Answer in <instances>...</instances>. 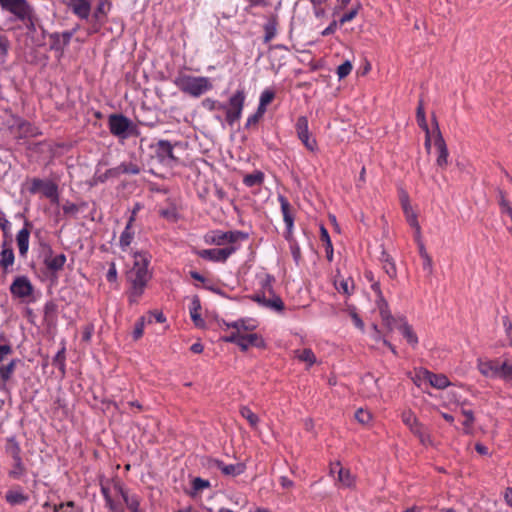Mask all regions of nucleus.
I'll return each instance as SVG.
<instances>
[{
    "mask_svg": "<svg viewBox=\"0 0 512 512\" xmlns=\"http://www.w3.org/2000/svg\"><path fill=\"white\" fill-rule=\"evenodd\" d=\"M149 263L150 256L146 253H135L133 267L127 273L128 289L126 294L130 305L139 303L152 279V272L148 269Z\"/></svg>",
    "mask_w": 512,
    "mask_h": 512,
    "instance_id": "f257e3e1",
    "label": "nucleus"
},
{
    "mask_svg": "<svg viewBox=\"0 0 512 512\" xmlns=\"http://www.w3.org/2000/svg\"><path fill=\"white\" fill-rule=\"evenodd\" d=\"M173 83L183 93L196 98L213 88L210 79L207 77L192 76L182 73L174 78Z\"/></svg>",
    "mask_w": 512,
    "mask_h": 512,
    "instance_id": "f03ea898",
    "label": "nucleus"
},
{
    "mask_svg": "<svg viewBox=\"0 0 512 512\" xmlns=\"http://www.w3.org/2000/svg\"><path fill=\"white\" fill-rule=\"evenodd\" d=\"M108 128L113 136L121 140L140 135L137 125L120 113H113L108 116Z\"/></svg>",
    "mask_w": 512,
    "mask_h": 512,
    "instance_id": "7ed1b4c3",
    "label": "nucleus"
},
{
    "mask_svg": "<svg viewBox=\"0 0 512 512\" xmlns=\"http://www.w3.org/2000/svg\"><path fill=\"white\" fill-rule=\"evenodd\" d=\"M232 327L234 330L229 335L223 337L226 342L236 343L243 350H247L249 348H265L264 340L258 334L242 332L240 330L239 322H235Z\"/></svg>",
    "mask_w": 512,
    "mask_h": 512,
    "instance_id": "20e7f679",
    "label": "nucleus"
},
{
    "mask_svg": "<svg viewBox=\"0 0 512 512\" xmlns=\"http://www.w3.org/2000/svg\"><path fill=\"white\" fill-rule=\"evenodd\" d=\"M245 92L243 89L237 90L230 98L228 104H224L218 101V105L216 106V110L225 111V122L229 126H234V124L240 120L242 116V111L245 103Z\"/></svg>",
    "mask_w": 512,
    "mask_h": 512,
    "instance_id": "39448f33",
    "label": "nucleus"
},
{
    "mask_svg": "<svg viewBox=\"0 0 512 512\" xmlns=\"http://www.w3.org/2000/svg\"><path fill=\"white\" fill-rule=\"evenodd\" d=\"M402 422L408 427L424 446H433L434 442L427 428L419 422L416 415L411 410H404L401 413Z\"/></svg>",
    "mask_w": 512,
    "mask_h": 512,
    "instance_id": "423d86ee",
    "label": "nucleus"
},
{
    "mask_svg": "<svg viewBox=\"0 0 512 512\" xmlns=\"http://www.w3.org/2000/svg\"><path fill=\"white\" fill-rule=\"evenodd\" d=\"M382 322L390 331L398 330L403 338L410 344L411 348H415L416 344L418 343V337L415 334L412 326L408 324L404 317L395 318L392 316L391 321Z\"/></svg>",
    "mask_w": 512,
    "mask_h": 512,
    "instance_id": "0eeeda50",
    "label": "nucleus"
},
{
    "mask_svg": "<svg viewBox=\"0 0 512 512\" xmlns=\"http://www.w3.org/2000/svg\"><path fill=\"white\" fill-rule=\"evenodd\" d=\"M273 281H274V279L270 275H266V277L261 281L262 288L264 289V291L268 292L269 295H272V297L266 298L265 295L257 294L254 296V300L259 303H262L264 306L270 307L276 311H283L284 303H283L282 299L273 293V290H272V282Z\"/></svg>",
    "mask_w": 512,
    "mask_h": 512,
    "instance_id": "6e6552de",
    "label": "nucleus"
},
{
    "mask_svg": "<svg viewBox=\"0 0 512 512\" xmlns=\"http://www.w3.org/2000/svg\"><path fill=\"white\" fill-rule=\"evenodd\" d=\"M0 6L18 20L29 18L30 4L27 0H0Z\"/></svg>",
    "mask_w": 512,
    "mask_h": 512,
    "instance_id": "1a4fd4ad",
    "label": "nucleus"
},
{
    "mask_svg": "<svg viewBox=\"0 0 512 512\" xmlns=\"http://www.w3.org/2000/svg\"><path fill=\"white\" fill-rule=\"evenodd\" d=\"M34 287L27 276H17L10 285L13 297L25 300L32 296Z\"/></svg>",
    "mask_w": 512,
    "mask_h": 512,
    "instance_id": "9d476101",
    "label": "nucleus"
},
{
    "mask_svg": "<svg viewBox=\"0 0 512 512\" xmlns=\"http://www.w3.org/2000/svg\"><path fill=\"white\" fill-rule=\"evenodd\" d=\"M278 201L280 203L283 221L286 226L284 237L291 238V234L294 233L295 209L283 195H278Z\"/></svg>",
    "mask_w": 512,
    "mask_h": 512,
    "instance_id": "9b49d317",
    "label": "nucleus"
},
{
    "mask_svg": "<svg viewBox=\"0 0 512 512\" xmlns=\"http://www.w3.org/2000/svg\"><path fill=\"white\" fill-rule=\"evenodd\" d=\"M235 251L236 248L230 246L225 248L203 249L198 252V255L203 259L213 262H225Z\"/></svg>",
    "mask_w": 512,
    "mask_h": 512,
    "instance_id": "f8f14e48",
    "label": "nucleus"
},
{
    "mask_svg": "<svg viewBox=\"0 0 512 512\" xmlns=\"http://www.w3.org/2000/svg\"><path fill=\"white\" fill-rule=\"evenodd\" d=\"M370 284H371L372 291L376 295L375 304L379 310V314L381 316L382 321H391L392 314L389 309L388 302L386 301V299L382 293L379 281H375Z\"/></svg>",
    "mask_w": 512,
    "mask_h": 512,
    "instance_id": "ddd939ff",
    "label": "nucleus"
},
{
    "mask_svg": "<svg viewBox=\"0 0 512 512\" xmlns=\"http://www.w3.org/2000/svg\"><path fill=\"white\" fill-rule=\"evenodd\" d=\"M337 473L336 485L339 488H351L355 483V478L352 473L340 466V463H334L330 467V474Z\"/></svg>",
    "mask_w": 512,
    "mask_h": 512,
    "instance_id": "4468645a",
    "label": "nucleus"
},
{
    "mask_svg": "<svg viewBox=\"0 0 512 512\" xmlns=\"http://www.w3.org/2000/svg\"><path fill=\"white\" fill-rule=\"evenodd\" d=\"M417 376L420 380L427 381L432 387L436 389H445L451 384L446 375L435 374L426 369L420 370Z\"/></svg>",
    "mask_w": 512,
    "mask_h": 512,
    "instance_id": "2eb2a0df",
    "label": "nucleus"
},
{
    "mask_svg": "<svg viewBox=\"0 0 512 512\" xmlns=\"http://www.w3.org/2000/svg\"><path fill=\"white\" fill-rule=\"evenodd\" d=\"M32 223L25 220L24 227L16 235V243L21 257H26L29 250L30 229Z\"/></svg>",
    "mask_w": 512,
    "mask_h": 512,
    "instance_id": "dca6fc26",
    "label": "nucleus"
},
{
    "mask_svg": "<svg viewBox=\"0 0 512 512\" xmlns=\"http://www.w3.org/2000/svg\"><path fill=\"white\" fill-rule=\"evenodd\" d=\"M46 253L44 256V264L49 271L57 272L62 270L66 263V255L60 253L58 255L53 256V251L50 246H46Z\"/></svg>",
    "mask_w": 512,
    "mask_h": 512,
    "instance_id": "f3484780",
    "label": "nucleus"
},
{
    "mask_svg": "<svg viewBox=\"0 0 512 512\" xmlns=\"http://www.w3.org/2000/svg\"><path fill=\"white\" fill-rule=\"evenodd\" d=\"M28 474L27 466L23 457L11 460L7 475L12 480L22 481Z\"/></svg>",
    "mask_w": 512,
    "mask_h": 512,
    "instance_id": "a211bd4d",
    "label": "nucleus"
},
{
    "mask_svg": "<svg viewBox=\"0 0 512 512\" xmlns=\"http://www.w3.org/2000/svg\"><path fill=\"white\" fill-rule=\"evenodd\" d=\"M5 500L9 505L17 506L26 504L29 500V496L24 492L21 486L15 485L6 492Z\"/></svg>",
    "mask_w": 512,
    "mask_h": 512,
    "instance_id": "6ab92c4d",
    "label": "nucleus"
},
{
    "mask_svg": "<svg viewBox=\"0 0 512 512\" xmlns=\"http://www.w3.org/2000/svg\"><path fill=\"white\" fill-rule=\"evenodd\" d=\"M360 392L363 397H377L379 395L377 379L371 374L365 375L361 380Z\"/></svg>",
    "mask_w": 512,
    "mask_h": 512,
    "instance_id": "aec40b11",
    "label": "nucleus"
},
{
    "mask_svg": "<svg viewBox=\"0 0 512 512\" xmlns=\"http://www.w3.org/2000/svg\"><path fill=\"white\" fill-rule=\"evenodd\" d=\"M247 236L243 232L240 231H228V232H221L217 231L214 233V236L212 238V242L215 245H224L225 243H235L239 239H245Z\"/></svg>",
    "mask_w": 512,
    "mask_h": 512,
    "instance_id": "412c9836",
    "label": "nucleus"
},
{
    "mask_svg": "<svg viewBox=\"0 0 512 512\" xmlns=\"http://www.w3.org/2000/svg\"><path fill=\"white\" fill-rule=\"evenodd\" d=\"M436 149H437V152H438V156H437V159H436V164L438 167L444 169L447 167L448 165V156H449V152H448V148H447V145L441 135L440 132H438L436 138H435V143H434Z\"/></svg>",
    "mask_w": 512,
    "mask_h": 512,
    "instance_id": "4be33fe9",
    "label": "nucleus"
},
{
    "mask_svg": "<svg viewBox=\"0 0 512 512\" xmlns=\"http://www.w3.org/2000/svg\"><path fill=\"white\" fill-rule=\"evenodd\" d=\"M214 466L219 469L226 476H238L244 473L246 465L243 462H237L235 464H225L221 460H215Z\"/></svg>",
    "mask_w": 512,
    "mask_h": 512,
    "instance_id": "5701e85b",
    "label": "nucleus"
},
{
    "mask_svg": "<svg viewBox=\"0 0 512 512\" xmlns=\"http://www.w3.org/2000/svg\"><path fill=\"white\" fill-rule=\"evenodd\" d=\"M501 362L491 360H479L478 367L480 372L491 378H499Z\"/></svg>",
    "mask_w": 512,
    "mask_h": 512,
    "instance_id": "b1692460",
    "label": "nucleus"
},
{
    "mask_svg": "<svg viewBox=\"0 0 512 512\" xmlns=\"http://www.w3.org/2000/svg\"><path fill=\"white\" fill-rule=\"evenodd\" d=\"M134 218L129 217L128 222L120 235L119 246L122 251H127L132 241L134 240L135 232L133 230Z\"/></svg>",
    "mask_w": 512,
    "mask_h": 512,
    "instance_id": "393cba45",
    "label": "nucleus"
},
{
    "mask_svg": "<svg viewBox=\"0 0 512 512\" xmlns=\"http://www.w3.org/2000/svg\"><path fill=\"white\" fill-rule=\"evenodd\" d=\"M71 11L78 18L86 20L91 13V4L88 0H76L75 3H68Z\"/></svg>",
    "mask_w": 512,
    "mask_h": 512,
    "instance_id": "a878e982",
    "label": "nucleus"
},
{
    "mask_svg": "<svg viewBox=\"0 0 512 512\" xmlns=\"http://www.w3.org/2000/svg\"><path fill=\"white\" fill-rule=\"evenodd\" d=\"M174 145L171 144L168 140H160L157 143V153L158 156L164 161L165 159H169L172 162H178V158L174 155L173 151Z\"/></svg>",
    "mask_w": 512,
    "mask_h": 512,
    "instance_id": "bb28decb",
    "label": "nucleus"
},
{
    "mask_svg": "<svg viewBox=\"0 0 512 512\" xmlns=\"http://www.w3.org/2000/svg\"><path fill=\"white\" fill-rule=\"evenodd\" d=\"M334 287L339 293L350 296L354 291V280L351 277L344 278L338 274L334 280Z\"/></svg>",
    "mask_w": 512,
    "mask_h": 512,
    "instance_id": "cd10ccee",
    "label": "nucleus"
},
{
    "mask_svg": "<svg viewBox=\"0 0 512 512\" xmlns=\"http://www.w3.org/2000/svg\"><path fill=\"white\" fill-rule=\"evenodd\" d=\"M114 491L121 495L124 502L126 503L127 507L131 510V512H139V499L136 496H129L125 490L122 488V486L115 484L113 486Z\"/></svg>",
    "mask_w": 512,
    "mask_h": 512,
    "instance_id": "c85d7f7f",
    "label": "nucleus"
},
{
    "mask_svg": "<svg viewBox=\"0 0 512 512\" xmlns=\"http://www.w3.org/2000/svg\"><path fill=\"white\" fill-rule=\"evenodd\" d=\"M5 453L11 460L22 457V449L15 436L6 439Z\"/></svg>",
    "mask_w": 512,
    "mask_h": 512,
    "instance_id": "c756f323",
    "label": "nucleus"
},
{
    "mask_svg": "<svg viewBox=\"0 0 512 512\" xmlns=\"http://www.w3.org/2000/svg\"><path fill=\"white\" fill-rule=\"evenodd\" d=\"M17 362L18 360L13 359L8 364L0 366V390L6 389V383L14 373Z\"/></svg>",
    "mask_w": 512,
    "mask_h": 512,
    "instance_id": "7c9ffc66",
    "label": "nucleus"
},
{
    "mask_svg": "<svg viewBox=\"0 0 512 512\" xmlns=\"http://www.w3.org/2000/svg\"><path fill=\"white\" fill-rule=\"evenodd\" d=\"M380 261L382 263V268L385 273L391 278L394 279L397 277V269L393 258L386 252H382Z\"/></svg>",
    "mask_w": 512,
    "mask_h": 512,
    "instance_id": "2f4dec72",
    "label": "nucleus"
},
{
    "mask_svg": "<svg viewBox=\"0 0 512 512\" xmlns=\"http://www.w3.org/2000/svg\"><path fill=\"white\" fill-rule=\"evenodd\" d=\"M320 240L325 247L327 260L332 262L334 257V249L328 230L323 225L320 227Z\"/></svg>",
    "mask_w": 512,
    "mask_h": 512,
    "instance_id": "473e14b6",
    "label": "nucleus"
},
{
    "mask_svg": "<svg viewBox=\"0 0 512 512\" xmlns=\"http://www.w3.org/2000/svg\"><path fill=\"white\" fill-rule=\"evenodd\" d=\"M278 21L276 16H271L264 25V43H269L274 39L277 33Z\"/></svg>",
    "mask_w": 512,
    "mask_h": 512,
    "instance_id": "72a5a7b5",
    "label": "nucleus"
},
{
    "mask_svg": "<svg viewBox=\"0 0 512 512\" xmlns=\"http://www.w3.org/2000/svg\"><path fill=\"white\" fill-rule=\"evenodd\" d=\"M15 256L12 248L5 247L3 245L2 251L0 253V267L7 271L9 267L14 264Z\"/></svg>",
    "mask_w": 512,
    "mask_h": 512,
    "instance_id": "f704fd0d",
    "label": "nucleus"
},
{
    "mask_svg": "<svg viewBox=\"0 0 512 512\" xmlns=\"http://www.w3.org/2000/svg\"><path fill=\"white\" fill-rule=\"evenodd\" d=\"M265 175L262 171L256 170L251 174H246L243 178V184L247 187L261 186Z\"/></svg>",
    "mask_w": 512,
    "mask_h": 512,
    "instance_id": "c9c22d12",
    "label": "nucleus"
},
{
    "mask_svg": "<svg viewBox=\"0 0 512 512\" xmlns=\"http://www.w3.org/2000/svg\"><path fill=\"white\" fill-rule=\"evenodd\" d=\"M42 194L52 203H59L58 186L52 181H47L42 189Z\"/></svg>",
    "mask_w": 512,
    "mask_h": 512,
    "instance_id": "e433bc0d",
    "label": "nucleus"
},
{
    "mask_svg": "<svg viewBox=\"0 0 512 512\" xmlns=\"http://www.w3.org/2000/svg\"><path fill=\"white\" fill-rule=\"evenodd\" d=\"M114 170L117 174H131V175H137L141 171L139 165L136 163H133V162H123L119 166H117Z\"/></svg>",
    "mask_w": 512,
    "mask_h": 512,
    "instance_id": "4c0bfd02",
    "label": "nucleus"
},
{
    "mask_svg": "<svg viewBox=\"0 0 512 512\" xmlns=\"http://www.w3.org/2000/svg\"><path fill=\"white\" fill-rule=\"evenodd\" d=\"M275 98V92L272 89H265L262 91L260 95L258 109L260 112H266V107L269 105Z\"/></svg>",
    "mask_w": 512,
    "mask_h": 512,
    "instance_id": "58836bf2",
    "label": "nucleus"
},
{
    "mask_svg": "<svg viewBox=\"0 0 512 512\" xmlns=\"http://www.w3.org/2000/svg\"><path fill=\"white\" fill-rule=\"evenodd\" d=\"M461 413L465 416V420L463 421V432L465 434H472L473 432V424L475 421L474 414L472 410H466L464 408L461 409Z\"/></svg>",
    "mask_w": 512,
    "mask_h": 512,
    "instance_id": "ea45409f",
    "label": "nucleus"
},
{
    "mask_svg": "<svg viewBox=\"0 0 512 512\" xmlns=\"http://www.w3.org/2000/svg\"><path fill=\"white\" fill-rule=\"evenodd\" d=\"M404 211L406 213L407 222L411 227L415 229V238L419 239L421 237V227L417 220V216L409 210L407 205H404Z\"/></svg>",
    "mask_w": 512,
    "mask_h": 512,
    "instance_id": "a19ab883",
    "label": "nucleus"
},
{
    "mask_svg": "<svg viewBox=\"0 0 512 512\" xmlns=\"http://www.w3.org/2000/svg\"><path fill=\"white\" fill-rule=\"evenodd\" d=\"M112 4L109 0H99V3L94 12V18L99 20L100 18L106 17L111 10Z\"/></svg>",
    "mask_w": 512,
    "mask_h": 512,
    "instance_id": "79ce46f5",
    "label": "nucleus"
},
{
    "mask_svg": "<svg viewBox=\"0 0 512 512\" xmlns=\"http://www.w3.org/2000/svg\"><path fill=\"white\" fill-rule=\"evenodd\" d=\"M416 120H417V123H418L419 127L422 130H424L425 133H428L429 127H428V124H427V121H426L424 104H423L422 100L419 101V104H418V107H417Z\"/></svg>",
    "mask_w": 512,
    "mask_h": 512,
    "instance_id": "37998d69",
    "label": "nucleus"
},
{
    "mask_svg": "<svg viewBox=\"0 0 512 512\" xmlns=\"http://www.w3.org/2000/svg\"><path fill=\"white\" fill-rule=\"evenodd\" d=\"M301 143L305 146V148L311 152H315L318 150L317 140L311 135V133H307L298 137Z\"/></svg>",
    "mask_w": 512,
    "mask_h": 512,
    "instance_id": "c03bdc74",
    "label": "nucleus"
},
{
    "mask_svg": "<svg viewBox=\"0 0 512 512\" xmlns=\"http://www.w3.org/2000/svg\"><path fill=\"white\" fill-rule=\"evenodd\" d=\"M297 137L309 133V122L306 116H299L295 123Z\"/></svg>",
    "mask_w": 512,
    "mask_h": 512,
    "instance_id": "a18cd8bd",
    "label": "nucleus"
},
{
    "mask_svg": "<svg viewBox=\"0 0 512 512\" xmlns=\"http://www.w3.org/2000/svg\"><path fill=\"white\" fill-rule=\"evenodd\" d=\"M285 239L289 243V247H290V251L293 256V259L295 260L296 263H299L302 255H301V249L299 247V244L297 243V241L294 238V233L291 234V238H285Z\"/></svg>",
    "mask_w": 512,
    "mask_h": 512,
    "instance_id": "49530a36",
    "label": "nucleus"
},
{
    "mask_svg": "<svg viewBox=\"0 0 512 512\" xmlns=\"http://www.w3.org/2000/svg\"><path fill=\"white\" fill-rule=\"evenodd\" d=\"M499 206L502 214H507L512 220V206L510 202L507 200L505 193L502 190H499Z\"/></svg>",
    "mask_w": 512,
    "mask_h": 512,
    "instance_id": "de8ad7c7",
    "label": "nucleus"
},
{
    "mask_svg": "<svg viewBox=\"0 0 512 512\" xmlns=\"http://www.w3.org/2000/svg\"><path fill=\"white\" fill-rule=\"evenodd\" d=\"M208 487H210V482L208 480L202 479L200 477H195L192 480V491L190 494L194 496L199 491H202Z\"/></svg>",
    "mask_w": 512,
    "mask_h": 512,
    "instance_id": "09e8293b",
    "label": "nucleus"
},
{
    "mask_svg": "<svg viewBox=\"0 0 512 512\" xmlns=\"http://www.w3.org/2000/svg\"><path fill=\"white\" fill-rule=\"evenodd\" d=\"M240 414L243 418H245L249 424L252 426V427H256L258 422H259V418L258 416L252 412V410L248 407H242L240 409Z\"/></svg>",
    "mask_w": 512,
    "mask_h": 512,
    "instance_id": "8fccbe9b",
    "label": "nucleus"
},
{
    "mask_svg": "<svg viewBox=\"0 0 512 512\" xmlns=\"http://www.w3.org/2000/svg\"><path fill=\"white\" fill-rule=\"evenodd\" d=\"M353 69V65L351 61L346 60L341 65L337 67L336 74L339 78V80L344 79L347 77Z\"/></svg>",
    "mask_w": 512,
    "mask_h": 512,
    "instance_id": "3c124183",
    "label": "nucleus"
},
{
    "mask_svg": "<svg viewBox=\"0 0 512 512\" xmlns=\"http://www.w3.org/2000/svg\"><path fill=\"white\" fill-rule=\"evenodd\" d=\"M355 418L360 424L368 425L372 421V414L370 411L360 408L356 411Z\"/></svg>",
    "mask_w": 512,
    "mask_h": 512,
    "instance_id": "603ef678",
    "label": "nucleus"
},
{
    "mask_svg": "<svg viewBox=\"0 0 512 512\" xmlns=\"http://www.w3.org/2000/svg\"><path fill=\"white\" fill-rule=\"evenodd\" d=\"M199 310H200V301L197 297H195L193 299L191 307H190V315L196 325H199L200 322H202L200 315L198 313Z\"/></svg>",
    "mask_w": 512,
    "mask_h": 512,
    "instance_id": "864d4df0",
    "label": "nucleus"
},
{
    "mask_svg": "<svg viewBox=\"0 0 512 512\" xmlns=\"http://www.w3.org/2000/svg\"><path fill=\"white\" fill-rule=\"evenodd\" d=\"M499 378L512 381V362H501Z\"/></svg>",
    "mask_w": 512,
    "mask_h": 512,
    "instance_id": "5fc2aeb1",
    "label": "nucleus"
},
{
    "mask_svg": "<svg viewBox=\"0 0 512 512\" xmlns=\"http://www.w3.org/2000/svg\"><path fill=\"white\" fill-rule=\"evenodd\" d=\"M46 182L47 181L42 180L40 178H33L30 182V187L28 188L29 192L31 194L41 192Z\"/></svg>",
    "mask_w": 512,
    "mask_h": 512,
    "instance_id": "6e6d98bb",
    "label": "nucleus"
},
{
    "mask_svg": "<svg viewBox=\"0 0 512 512\" xmlns=\"http://www.w3.org/2000/svg\"><path fill=\"white\" fill-rule=\"evenodd\" d=\"M145 322H146L145 317H141L136 321L134 330H133V338L135 340L139 339L143 335Z\"/></svg>",
    "mask_w": 512,
    "mask_h": 512,
    "instance_id": "4d7b16f0",
    "label": "nucleus"
},
{
    "mask_svg": "<svg viewBox=\"0 0 512 512\" xmlns=\"http://www.w3.org/2000/svg\"><path fill=\"white\" fill-rule=\"evenodd\" d=\"M55 511L56 512H59V511H62V512H82L81 509L77 508L74 504V502H67V503H62L60 504L59 506L55 507Z\"/></svg>",
    "mask_w": 512,
    "mask_h": 512,
    "instance_id": "13d9d810",
    "label": "nucleus"
},
{
    "mask_svg": "<svg viewBox=\"0 0 512 512\" xmlns=\"http://www.w3.org/2000/svg\"><path fill=\"white\" fill-rule=\"evenodd\" d=\"M502 323L505 329L507 339L509 340V346L512 348V322L508 316L502 318Z\"/></svg>",
    "mask_w": 512,
    "mask_h": 512,
    "instance_id": "bf43d9fd",
    "label": "nucleus"
},
{
    "mask_svg": "<svg viewBox=\"0 0 512 512\" xmlns=\"http://www.w3.org/2000/svg\"><path fill=\"white\" fill-rule=\"evenodd\" d=\"M35 20L33 8L30 5L29 18L20 21L24 23L28 30L35 31Z\"/></svg>",
    "mask_w": 512,
    "mask_h": 512,
    "instance_id": "052dcab7",
    "label": "nucleus"
},
{
    "mask_svg": "<svg viewBox=\"0 0 512 512\" xmlns=\"http://www.w3.org/2000/svg\"><path fill=\"white\" fill-rule=\"evenodd\" d=\"M0 228L4 234H7L11 230V223L6 218V215L3 211L0 210Z\"/></svg>",
    "mask_w": 512,
    "mask_h": 512,
    "instance_id": "680f3d73",
    "label": "nucleus"
},
{
    "mask_svg": "<svg viewBox=\"0 0 512 512\" xmlns=\"http://www.w3.org/2000/svg\"><path fill=\"white\" fill-rule=\"evenodd\" d=\"M62 210L65 215H76L79 211L78 206L75 203L72 202H66L62 206Z\"/></svg>",
    "mask_w": 512,
    "mask_h": 512,
    "instance_id": "e2e57ef3",
    "label": "nucleus"
},
{
    "mask_svg": "<svg viewBox=\"0 0 512 512\" xmlns=\"http://www.w3.org/2000/svg\"><path fill=\"white\" fill-rule=\"evenodd\" d=\"M297 359L299 362H303L307 366H312L316 362L315 354H298Z\"/></svg>",
    "mask_w": 512,
    "mask_h": 512,
    "instance_id": "0e129e2a",
    "label": "nucleus"
},
{
    "mask_svg": "<svg viewBox=\"0 0 512 512\" xmlns=\"http://www.w3.org/2000/svg\"><path fill=\"white\" fill-rule=\"evenodd\" d=\"M264 113L265 112H260V110L257 108V111L247 118L246 127L257 125Z\"/></svg>",
    "mask_w": 512,
    "mask_h": 512,
    "instance_id": "69168bd1",
    "label": "nucleus"
},
{
    "mask_svg": "<svg viewBox=\"0 0 512 512\" xmlns=\"http://www.w3.org/2000/svg\"><path fill=\"white\" fill-rule=\"evenodd\" d=\"M56 304L52 301H49L44 306V315L46 319H50L54 316L56 312Z\"/></svg>",
    "mask_w": 512,
    "mask_h": 512,
    "instance_id": "338daca9",
    "label": "nucleus"
},
{
    "mask_svg": "<svg viewBox=\"0 0 512 512\" xmlns=\"http://www.w3.org/2000/svg\"><path fill=\"white\" fill-rule=\"evenodd\" d=\"M106 506L110 509L111 512H123L122 506L117 503L113 498L108 499L106 501Z\"/></svg>",
    "mask_w": 512,
    "mask_h": 512,
    "instance_id": "774afa93",
    "label": "nucleus"
}]
</instances>
